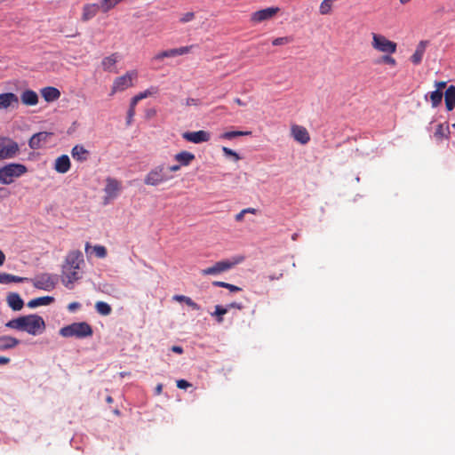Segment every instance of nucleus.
Instances as JSON below:
<instances>
[{
  "label": "nucleus",
  "instance_id": "obj_62",
  "mask_svg": "<svg viewBox=\"0 0 455 455\" xmlns=\"http://www.w3.org/2000/svg\"><path fill=\"white\" fill-rule=\"evenodd\" d=\"M234 101L239 106H245V103L240 98H235Z\"/></svg>",
  "mask_w": 455,
  "mask_h": 455
},
{
  "label": "nucleus",
  "instance_id": "obj_19",
  "mask_svg": "<svg viewBox=\"0 0 455 455\" xmlns=\"http://www.w3.org/2000/svg\"><path fill=\"white\" fill-rule=\"evenodd\" d=\"M7 305L14 311H20L23 308L24 301L16 292H10L6 296Z\"/></svg>",
  "mask_w": 455,
  "mask_h": 455
},
{
  "label": "nucleus",
  "instance_id": "obj_30",
  "mask_svg": "<svg viewBox=\"0 0 455 455\" xmlns=\"http://www.w3.org/2000/svg\"><path fill=\"white\" fill-rule=\"evenodd\" d=\"M54 301V298L51 296H44L33 299L28 302L29 308H35L40 306H47Z\"/></svg>",
  "mask_w": 455,
  "mask_h": 455
},
{
  "label": "nucleus",
  "instance_id": "obj_11",
  "mask_svg": "<svg viewBox=\"0 0 455 455\" xmlns=\"http://www.w3.org/2000/svg\"><path fill=\"white\" fill-rule=\"evenodd\" d=\"M34 285L37 289L50 291L55 286V278L50 274H42L36 277Z\"/></svg>",
  "mask_w": 455,
  "mask_h": 455
},
{
  "label": "nucleus",
  "instance_id": "obj_6",
  "mask_svg": "<svg viewBox=\"0 0 455 455\" xmlns=\"http://www.w3.org/2000/svg\"><path fill=\"white\" fill-rule=\"evenodd\" d=\"M138 77L136 70L127 71L124 75L115 78L111 86L110 96L118 92H123L133 85V81Z\"/></svg>",
  "mask_w": 455,
  "mask_h": 455
},
{
  "label": "nucleus",
  "instance_id": "obj_7",
  "mask_svg": "<svg viewBox=\"0 0 455 455\" xmlns=\"http://www.w3.org/2000/svg\"><path fill=\"white\" fill-rule=\"evenodd\" d=\"M20 152L19 144L9 137L0 136V160L14 158Z\"/></svg>",
  "mask_w": 455,
  "mask_h": 455
},
{
  "label": "nucleus",
  "instance_id": "obj_37",
  "mask_svg": "<svg viewBox=\"0 0 455 455\" xmlns=\"http://www.w3.org/2000/svg\"><path fill=\"white\" fill-rule=\"evenodd\" d=\"M251 133V132H241V131L226 132L223 134H221V138L225 139V140H232L236 137L250 135Z\"/></svg>",
  "mask_w": 455,
  "mask_h": 455
},
{
  "label": "nucleus",
  "instance_id": "obj_13",
  "mask_svg": "<svg viewBox=\"0 0 455 455\" xmlns=\"http://www.w3.org/2000/svg\"><path fill=\"white\" fill-rule=\"evenodd\" d=\"M291 133L292 138L299 143L305 145L309 142L310 135L307 130L301 125L293 124L291 127Z\"/></svg>",
  "mask_w": 455,
  "mask_h": 455
},
{
  "label": "nucleus",
  "instance_id": "obj_17",
  "mask_svg": "<svg viewBox=\"0 0 455 455\" xmlns=\"http://www.w3.org/2000/svg\"><path fill=\"white\" fill-rule=\"evenodd\" d=\"M50 136L51 133L45 132L36 133L30 138L28 145L32 149L40 148L47 142Z\"/></svg>",
  "mask_w": 455,
  "mask_h": 455
},
{
  "label": "nucleus",
  "instance_id": "obj_4",
  "mask_svg": "<svg viewBox=\"0 0 455 455\" xmlns=\"http://www.w3.org/2000/svg\"><path fill=\"white\" fill-rule=\"evenodd\" d=\"M60 334L62 337H76L82 339L92 336V329L91 325L85 322L74 323L62 327L60 330Z\"/></svg>",
  "mask_w": 455,
  "mask_h": 455
},
{
  "label": "nucleus",
  "instance_id": "obj_25",
  "mask_svg": "<svg viewBox=\"0 0 455 455\" xmlns=\"http://www.w3.org/2000/svg\"><path fill=\"white\" fill-rule=\"evenodd\" d=\"M20 100L26 106H35L38 102V96L32 90H25L20 95Z\"/></svg>",
  "mask_w": 455,
  "mask_h": 455
},
{
  "label": "nucleus",
  "instance_id": "obj_33",
  "mask_svg": "<svg viewBox=\"0 0 455 455\" xmlns=\"http://www.w3.org/2000/svg\"><path fill=\"white\" fill-rule=\"evenodd\" d=\"M443 93L437 90L432 92L429 95L432 108H437L443 100Z\"/></svg>",
  "mask_w": 455,
  "mask_h": 455
},
{
  "label": "nucleus",
  "instance_id": "obj_34",
  "mask_svg": "<svg viewBox=\"0 0 455 455\" xmlns=\"http://www.w3.org/2000/svg\"><path fill=\"white\" fill-rule=\"evenodd\" d=\"M28 279L27 277H20L18 275L3 273V281L4 283H23L25 281H28Z\"/></svg>",
  "mask_w": 455,
  "mask_h": 455
},
{
  "label": "nucleus",
  "instance_id": "obj_63",
  "mask_svg": "<svg viewBox=\"0 0 455 455\" xmlns=\"http://www.w3.org/2000/svg\"><path fill=\"white\" fill-rule=\"evenodd\" d=\"M162 390H163V385L162 384H158L156 387V393L157 395H160L162 393Z\"/></svg>",
  "mask_w": 455,
  "mask_h": 455
},
{
  "label": "nucleus",
  "instance_id": "obj_3",
  "mask_svg": "<svg viewBox=\"0 0 455 455\" xmlns=\"http://www.w3.org/2000/svg\"><path fill=\"white\" fill-rule=\"evenodd\" d=\"M28 172L27 167L21 164H8L0 167V183L9 185L14 179L19 178Z\"/></svg>",
  "mask_w": 455,
  "mask_h": 455
},
{
  "label": "nucleus",
  "instance_id": "obj_46",
  "mask_svg": "<svg viewBox=\"0 0 455 455\" xmlns=\"http://www.w3.org/2000/svg\"><path fill=\"white\" fill-rule=\"evenodd\" d=\"M447 83L445 81H436L435 82V86L437 91L443 92V90L446 87Z\"/></svg>",
  "mask_w": 455,
  "mask_h": 455
},
{
  "label": "nucleus",
  "instance_id": "obj_44",
  "mask_svg": "<svg viewBox=\"0 0 455 455\" xmlns=\"http://www.w3.org/2000/svg\"><path fill=\"white\" fill-rule=\"evenodd\" d=\"M222 151L224 152V154L226 156H234L235 160H239L240 157L239 156L237 155V153H235L234 150L227 148V147H223L222 148Z\"/></svg>",
  "mask_w": 455,
  "mask_h": 455
},
{
  "label": "nucleus",
  "instance_id": "obj_43",
  "mask_svg": "<svg viewBox=\"0 0 455 455\" xmlns=\"http://www.w3.org/2000/svg\"><path fill=\"white\" fill-rule=\"evenodd\" d=\"M194 19H195V12H188L184 13L180 17V21L181 23H187V22L192 21Z\"/></svg>",
  "mask_w": 455,
  "mask_h": 455
},
{
  "label": "nucleus",
  "instance_id": "obj_42",
  "mask_svg": "<svg viewBox=\"0 0 455 455\" xmlns=\"http://www.w3.org/2000/svg\"><path fill=\"white\" fill-rule=\"evenodd\" d=\"M92 249L98 258L103 259L107 256V249L103 245H94Z\"/></svg>",
  "mask_w": 455,
  "mask_h": 455
},
{
  "label": "nucleus",
  "instance_id": "obj_20",
  "mask_svg": "<svg viewBox=\"0 0 455 455\" xmlns=\"http://www.w3.org/2000/svg\"><path fill=\"white\" fill-rule=\"evenodd\" d=\"M71 166L69 157L67 155H62L55 160L54 170L59 173H66L69 171Z\"/></svg>",
  "mask_w": 455,
  "mask_h": 455
},
{
  "label": "nucleus",
  "instance_id": "obj_55",
  "mask_svg": "<svg viewBox=\"0 0 455 455\" xmlns=\"http://www.w3.org/2000/svg\"><path fill=\"white\" fill-rule=\"evenodd\" d=\"M171 350L177 354H182L183 348L180 346H172Z\"/></svg>",
  "mask_w": 455,
  "mask_h": 455
},
{
  "label": "nucleus",
  "instance_id": "obj_49",
  "mask_svg": "<svg viewBox=\"0 0 455 455\" xmlns=\"http://www.w3.org/2000/svg\"><path fill=\"white\" fill-rule=\"evenodd\" d=\"M80 307H81L80 303L75 301V302H71L68 304V309L70 312H74L75 310L78 309Z\"/></svg>",
  "mask_w": 455,
  "mask_h": 455
},
{
  "label": "nucleus",
  "instance_id": "obj_58",
  "mask_svg": "<svg viewBox=\"0 0 455 455\" xmlns=\"http://www.w3.org/2000/svg\"><path fill=\"white\" fill-rule=\"evenodd\" d=\"M283 276V273H279L278 275H268V279L270 281H274V280H278L280 279L281 277Z\"/></svg>",
  "mask_w": 455,
  "mask_h": 455
},
{
  "label": "nucleus",
  "instance_id": "obj_57",
  "mask_svg": "<svg viewBox=\"0 0 455 455\" xmlns=\"http://www.w3.org/2000/svg\"><path fill=\"white\" fill-rule=\"evenodd\" d=\"M10 362L9 357L0 356V365L7 364Z\"/></svg>",
  "mask_w": 455,
  "mask_h": 455
},
{
  "label": "nucleus",
  "instance_id": "obj_31",
  "mask_svg": "<svg viewBox=\"0 0 455 455\" xmlns=\"http://www.w3.org/2000/svg\"><path fill=\"white\" fill-rule=\"evenodd\" d=\"M96 311L101 315H108L112 312V307L107 302L97 301L95 304Z\"/></svg>",
  "mask_w": 455,
  "mask_h": 455
},
{
  "label": "nucleus",
  "instance_id": "obj_1",
  "mask_svg": "<svg viewBox=\"0 0 455 455\" xmlns=\"http://www.w3.org/2000/svg\"><path fill=\"white\" fill-rule=\"evenodd\" d=\"M84 256L79 250L70 251L61 267V281L68 289H72L74 283L81 278V266L84 264Z\"/></svg>",
  "mask_w": 455,
  "mask_h": 455
},
{
  "label": "nucleus",
  "instance_id": "obj_15",
  "mask_svg": "<svg viewBox=\"0 0 455 455\" xmlns=\"http://www.w3.org/2000/svg\"><path fill=\"white\" fill-rule=\"evenodd\" d=\"M19 98L12 92H4L0 94V109H7L10 107H17Z\"/></svg>",
  "mask_w": 455,
  "mask_h": 455
},
{
  "label": "nucleus",
  "instance_id": "obj_59",
  "mask_svg": "<svg viewBox=\"0 0 455 455\" xmlns=\"http://www.w3.org/2000/svg\"><path fill=\"white\" fill-rule=\"evenodd\" d=\"M196 100L195 99H192V98L187 99V102H186L187 106H191V105H196Z\"/></svg>",
  "mask_w": 455,
  "mask_h": 455
},
{
  "label": "nucleus",
  "instance_id": "obj_14",
  "mask_svg": "<svg viewBox=\"0 0 455 455\" xmlns=\"http://www.w3.org/2000/svg\"><path fill=\"white\" fill-rule=\"evenodd\" d=\"M121 189V183L113 178H107L104 191L108 199H114Z\"/></svg>",
  "mask_w": 455,
  "mask_h": 455
},
{
  "label": "nucleus",
  "instance_id": "obj_18",
  "mask_svg": "<svg viewBox=\"0 0 455 455\" xmlns=\"http://www.w3.org/2000/svg\"><path fill=\"white\" fill-rule=\"evenodd\" d=\"M119 60V54L117 52L111 53L110 55L105 57L101 60V67L104 71L107 72H116L115 67Z\"/></svg>",
  "mask_w": 455,
  "mask_h": 455
},
{
  "label": "nucleus",
  "instance_id": "obj_35",
  "mask_svg": "<svg viewBox=\"0 0 455 455\" xmlns=\"http://www.w3.org/2000/svg\"><path fill=\"white\" fill-rule=\"evenodd\" d=\"M123 0H102L100 2V8L102 12H108Z\"/></svg>",
  "mask_w": 455,
  "mask_h": 455
},
{
  "label": "nucleus",
  "instance_id": "obj_51",
  "mask_svg": "<svg viewBox=\"0 0 455 455\" xmlns=\"http://www.w3.org/2000/svg\"><path fill=\"white\" fill-rule=\"evenodd\" d=\"M180 168H181V165H180V164H173V165H171V166H168V167H166V169H167V173H168L169 172H176L180 171Z\"/></svg>",
  "mask_w": 455,
  "mask_h": 455
},
{
  "label": "nucleus",
  "instance_id": "obj_29",
  "mask_svg": "<svg viewBox=\"0 0 455 455\" xmlns=\"http://www.w3.org/2000/svg\"><path fill=\"white\" fill-rule=\"evenodd\" d=\"M71 155L74 159L84 162L88 158L89 151L82 145H76L71 150Z\"/></svg>",
  "mask_w": 455,
  "mask_h": 455
},
{
  "label": "nucleus",
  "instance_id": "obj_52",
  "mask_svg": "<svg viewBox=\"0 0 455 455\" xmlns=\"http://www.w3.org/2000/svg\"><path fill=\"white\" fill-rule=\"evenodd\" d=\"M227 289L229 290L231 292H237L242 291V288L231 283H228Z\"/></svg>",
  "mask_w": 455,
  "mask_h": 455
},
{
  "label": "nucleus",
  "instance_id": "obj_41",
  "mask_svg": "<svg viewBox=\"0 0 455 455\" xmlns=\"http://www.w3.org/2000/svg\"><path fill=\"white\" fill-rule=\"evenodd\" d=\"M379 63H385L391 67H395L396 65V60L392 56H390V54L386 53V55H383L380 58Z\"/></svg>",
  "mask_w": 455,
  "mask_h": 455
},
{
  "label": "nucleus",
  "instance_id": "obj_12",
  "mask_svg": "<svg viewBox=\"0 0 455 455\" xmlns=\"http://www.w3.org/2000/svg\"><path fill=\"white\" fill-rule=\"evenodd\" d=\"M182 138L188 142L199 144L209 141L211 135L208 132L201 130L197 132H186L182 134Z\"/></svg>",
  "mask_w": 455,
  "mask_h": 455
},
{
  "label": "nucleus",
  "instance_id": "obj_39",
  "mask_svg": "<svg viewBox=\"0 0 455 455\" xmlns=\"http://www.w3.org/2000/svg\"><path fill=\"white\" fill-rule=\"evenodd\" d=\"M291 42H292L291 36H282V37L275 38L272 41V44L274 46H278V45H284V44H290Z\"/></svg>",
  "mask_w": 455,
  "mask_h": 455
},
{
  "label": "nucleus",
  "instance_id": "obj_53",
  "mask_svg": "<svg viewBox=\"0 0 455 455\" xmlns=\"http://www.w3.org/2000/svg\"><path fill=\"white\" fill-rule=\"evenodd\" d=\"M140 101V100L138 99V97L135 95L133 98H132L131 100V103H130V108H133L135 109L136 108V105L138 104V102Z\"/></svg>",
  "mask_w": 455,
  "mask_h": 455
},
{
  "label": "nucleus",
  "instance_id": "obj_23",
  "mask_svg": "<svg viewBox=\"0 0 455 455\" xmlns=\"http://www.w3.org/2000/svg\"><path fill=\"white\" fill-rule=\"evenodd\" d=\"M444 101L447 111L455 108V85H450L444 92Z\"/></svg>",
  "mask_w": 455,
  "mask_h": 455
},
{
  "label": "nucleus",
  "instance_id": "obj_45",
  "mask_svg": "<svg viewBox=\"0 0 455 455\" xmlns=\"http://www.w3.org/2000/svg\"><path fill=\"white\" fill-rule=\"evenodd\" d=\"M190 386H191V384L185 379L177 380V387H179L180 389H186V388L189 387Z\"/></svg>",
  "mask_w": 455,
  "mask_h": 455
},
{
  "label": "nucleus",
  "instance_id": "obj_21",
  "mask_svg": "<svg viewBox=\"0 0 455 455\" xmlns=\"http://www.w3.org/2000/svg\"><path fill=\"white\" fill-rule=\"evenodd\" d=\"M243 260V257H236L233 259H224L216 262L220 273L226 272L233 268L235 265L241 263Z\"/></svg>",
  "mask_w": 455,
  "mask_h": 455
},
{
  "label": "nucleus",
  "instance_id": "obj_10",
  "mask_svg": "<svg viewBox=\"0 0 455 455\" xmlns=\"http://www.w3.org/2000/svg\"><path fill=\"white\" fill-rule=\"evenodd\" d=\"M194 47L195 45L191 44L160 52L152 58V61H162L164 58L188 54Z\"/></svg>",
  "mask_w": 455,
  "mask_h": 455
},
{
  "label": "nucleus",
  "instance_id": "obj_36",
  "mask_svg": "<svg viewBox=\"0 0 455 455\" xmlns=\"http://www.w3.org/2000/svg\"><path fill=\"white\" fill-rule=\"evenodd\" d=\"M228 307H224L222 306L217 305L215 307V311L212 313V316H216L217 322L221 323L223 322V315L228 313Z\"/></svg>",
  "mask_w": 455,
  "mask_h": 455
},
{
  "label": "nucleus",
  "instance_id": "obj_54",
  "mask_svg": "<svg viewBox=\"0 0 455 455\" xmlns=\"http://www.w3.org/2000/svg\"><path fill=\"white\" fill-rule=\"evenodd\" d=\"M228 283H225V282H221V281H214L212 283V284L216 287H222V288H226V289H227Z\"/></svg>",
  "mask_w": 455,
  "mask_h": 455
},
{
  "label": "nucleus",
  "instance_id": "obj_61",
  "mask_svg": "<svg viewBox=\"0 0 455 455\" xmlns=\"http://www.w3.org/2000/svg\"><path fill=\"white\" fill-rule=\"evenodd\" d=\"M5 260V255L4 253L0 250V266H2L4 263Z\"/></svg>",
  "mask_w": 455,
  "mask_h": 455
},
{
  "label": "nucleus",
  "instance_id": "obj_5",
  "mask_svg": "<svg viewBox=\"0 0 455 455\" xmlns=\"http://www.w3.org/2000/svg\"><path fill=\"white\" fill-rule=\"evenodd\" d=\"M172 176L167 173V169L164 164L153 168L145 177L144 183L149 186H158L170 180Z\"/></svg>",
  "mask_w": 455,
  "mask_h": 455
},
{
  "label": "nucleus",
  "instance_id": "obj_26",
  "mask_svg": "<svg viewBox=\"0 0 455 455\" xmlns=\"http://www.w3.org/2000/svg\"><path fill=\"white\" fill-rule=\"evenodd\" d=\"M427 44H428L427 41H420L419 43V44L417 45V48L415 50V52L411 57V60L413 64L418 65L421 62Z\"/></svg>",
  "mask_w": 455,
  "mask_h": 455
},
{
  "label": "nucleus",
  "instance_id": "obj_27",
  "mask_svg": "<svg viewBox=\"0 0 455 455\" xmlns=\"http://www.w3.org/2000/svg\"><path fill=\"white\" fill-rule=\"evenodd\" d=\"M195 158V155L188 151H181L174 156L175 161H177L181 166H188Z\"/></svg>",
  "mask_w": 455,
  "mask_h": 455
},
{
  "label": "nucleus",
  "instance_id": "obj_16",
  "mask_svg": "<svg viewBox=\"0 0 455 455\" xmlns=\"http://www.w3.org/2000/svg\"><path fill=\"white\" fill-rule=\"evenodd\" d=\"M101 11L100 4H86L83 6L81 20L86 22L94 18L98 12Z\"/></svg>",
  "mask_w": 455,
  "mask_h": 455
},
{
  "label": "nucleus",
  "instance_id": "obj_22",
  "mask_svg": "<svg viewBox=\"0 0 455 455\" xmlns=\"http://www.w3.org/2000/svg\"><path fill=\"white\" fill-rule=\"evenodd\" d=\"M41 94L47 102L57 100L60 97V92L57 88L52 86L43 88L41 90Z\"/></svg>",
  "mask_w": 455,
  "mask_h": 455
},
{
  "label": "nucleus",
  "instance_id": "obj_28",
  "mask_svg": "<svg viewBox=\"0 0 455 455\" xmlns=\"http://www.w3.org/2000/svg\"><path fill=\"white\" fill-rule=\"evenodd\" d=\"M20 344V340L12 336L0 337V351L8 350Z\"/></svg>",
  "mask_w": 455,
  "mask_h": 455
},
{
  "label": "nucleus",
  "instance_id": "obj_64",
  "mask_svg": "<svg viewBox=\"0 0 455 455\" xmlns=\"http://www.w3.org/2000/svg\"><path fill=\"white\" fill-rule=\"evenodd\" d=\"M411 1V0H399V3H400L401 4H403V5H404V4H408V3H410Z\"/></svg>",
  "mask_w": 455,
  "mask_h": 455
},
{
  "label": "nucleus",
  "instance_id": "obj_32",
  "mask_svg": "<svg viewBox=\"0 0 455 455\" xmlns=\"http://www.w3.org/2000/svg\"><path fill=\"white\" fill-rule=\"evenodd\" d=\"M173 299L176 301H179V302L186 303L188 307H190L194 310L200 309V306L197 303H196L189 297H187L185 295H175L173 297Z\"/></svg>",
  "mask_w": 455,
  "mask_h": 455
},
{
  "label": "nucleus",
  "instance_id": "obj_8",
  "mask_svg": "<svg viewBox=\"0 0 455 455\" xmlns=\"http://www.w3.org/2000/svg\"><path fill=\"white\" fill-rule=\"evenodd\" d=\"M371 46L378 52L393 54L396 52V43L388 40L386 36L380 34L372 33Z\"/></svg>",
  "mask_w": 455,
  "mask_h": 455
},
{
  "label": "nucleus",
  "instance_id": "obj_24",
  "mask_svg": "<svg viewBox=\"0 0 455 455\" xmlns=\"http://www.w3.org/2000/svg\"><path fill=\"white\" fill-rule=\"evenodd\" d=\"M450 135V127L448 123L439 124L434 132V137L437 141L448 140Z\"/></svg>",
  "mask_w": 455,
  "mask_h": 455
},
{
  "label": "nucleus",
  "instance_id": "obj_40",
  "mask_svg": "<svg viewBox=\"0 0 455 455\" xmlns=\"http://www.w3.org/2000/svg\"><path fill=\"white\" fill-rule=\"evenodd\" d=\"M201 273L203 275H216L220 274L216 263L212 267L203 269Z\"/></svg>",
  "mask_w": 455,
  "mask_h": 455
},
{
  "label": "nucleus",
  "instance_id": "obj_60",
  "mask_svg": "<svg viewBox=\"0 0 455 455\" xmlns=\"http://www.w3.org/2000/svg\"><path fill=\"white\" fill-rule=\"evenodd\" d=\"M243 212L255 214L257 212V210L255 208H246L243 209Z\"/></svg>",
  "mask_w": 455,
  "mask_h": 455
},
{
  "label": "nucleus",
  "instance_id": "obj_48",
  "mask_svg": "<svg viewBox=\"0 0 455 455\" xmlns=\"http://www.w3.org/2000/svg\"><path fill=\"white\" fill-rule=\"evenodd\" d=\"M10 196V191L5 188H0V200L7 198Z\"/></svg>",
  "mask_w": 455,
  "mask_h": 455
},
{
  "label": "nucleus",
  "instance_id": "obj_2",
  "mask_svg": "<svg viewBox=\"0 0 455 455\" xmlns=\"http://www.w3.org/2000/svg\"><path fill=\"white\" fill-rule=\"evenodd\" d=\"M5 326L10 329L26 331L33 336L41 334L45 330L44 320L35 314L12 319L5 323Z\"/></svg>",
  "mask_w": 455,
  "mask_h": 455
},
{
  "label": "nucleus",
  "instance_id": "obj_38",
  "mask_svg": "<svg viewBox=\"0 0 455 455\" xmlns=\"http://www.w3.org/2000/svg\"><path fill=\"white\" fill-rule=\"evenodd\" d=\"M158 92V89L155 86H151L149 87L148 89L145 90L144 92H141L138 94H136V96L138 97V99L140 100H143V99H146L149 96H152V95H155Z\"/></svg>",
  "mask_w": 455,
  "mask_h": 455
},
{
  "label": "nucleus",
  "instance_id": "obj_50",
  "mask_svg": "<svg viewBox=\"0 0 455 455\" xmlns=\"http://www.w3.org/2000/svg\"><path fill=\"white\" fill-rule=\"evenodd\" d=\"M226 307H228V310L229 308H236V309L241 310V309H243V306L238 302H232V303L228 304Z\"/></svg>",
  "mask_w": 455,
  "mask_h": 455
},
{
  "label": "nucleus",
  "instance_id": "obj_56",
  "mask_svg": "<svg viewBox=\"0 0 455 455\" xmlns=\"http://www.w3.org/2000/svg\"><path fill=\"white\" fill-rule=\"evenodd\" d=\"M245 212H243V210H242L239 213H237L235 217V220L240 222L243 220Z\"/></svg>",
  "mask_w": 455,
  "mask_h": 455
},
{
  "label": "nucleus",
  "instance_id": "obj_47",
  "mask_svg": "<svg viewBox=\"0 0 455 455\" xmlns=\"http://www.w3.org/2000/svg\"><path fill=\"white\" fill-rule=\"evenodd\" d=\"M135 115V109L129 108L127 112V124L130 125L132 122V118Z\"/></svg>",
  "mask_w": 455,
  "mask_h": 455
},
{
  "label": "nucleus",
  "instance_id": "obj_9",
  "mask_svg": "<svg viewBox=\"0 0 455 455\" xmlns=\"http://www.w3.org/2000/svg\"><path fill=\"white\" fill-rule=\"evenodd\" d=\"M280 8L277 6H271L265 9H261L253 12L250 16V21L251 24L256 25L267 20H272L278 12Z\"/></svg>",
  "mask_w": 455,
  "mask_h": 455
}]
</instances>
